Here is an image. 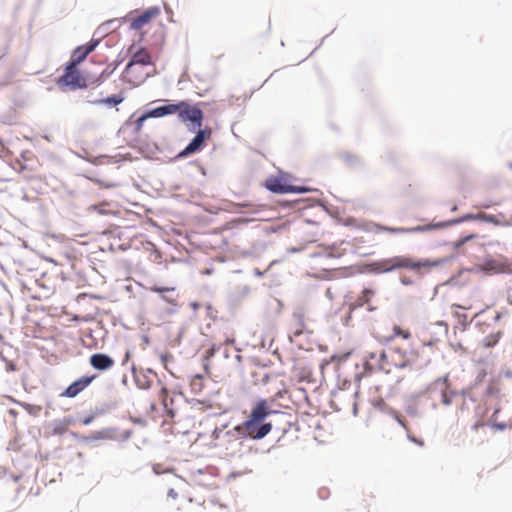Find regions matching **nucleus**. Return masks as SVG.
<instances>
[{
    "instance_id": "1",
    "label": "nucleus",
    "mask_w": 512,
    "mask_h": 512,
    "mask_svg": "<svg viewBox=\"0 0 512 512\" xmlns=\"http://www.w3.org/2000/svg\"><path fill=\"white\" fill-rule=\"evenodd\" d=\"M278 414L274 410L268 399H259L253 403L247 418L240 424L228 428V425H222L215 428V436L241 435L251 439H262L272 430V423L268 421L271 415Z\"/></svg>"
},
{
    "instance_id": "2",
    "label": "nucleus",
    "mask_w": 512,
    "mask_h": 512,
    "mask_svg": "<svg viewBox=\"0 0 512 512\" xmlns=\"http://www.w3.org/2000/svg\"><path fill=\"white\" fill-rule=\"evenodd\" d=\"M443 263L442 260H414L411 257L398 255L374 261L370 264L371 271L375 273H388L397 269H411L414 271L430 270Z\"/></svg>"
},
{
    "instance_id": "3",
    "label": "nucleus",
    "mask_w": 512,
    "mask_h": 512,
    "mask_svg": "<svg viewBox=\"0 0 512 512\" xmlns=\"http://www.w3.org/2000/svg\"><path fill=\"white\" fill-rule=\"evenodd\" d=\"M389 372L392 368H405L414 365L419 358V351L412 343H402L386 350Z\"/></svg>"
},
{
    "instance_id": "4",
    "label": "nucleus",
    "mask_w": 512,
    "mask_h": 512,
    "mask_svg": "<svg viewBox=\"0 0 512 512\" xmlns=\"http://www.w3.org/2000/svg\"><path fill=\"white\" fill-rule=\"evenodd\" d=\"M62 90H77L87 87V80L77 68L75 63L69 62L63 71V74L56 81Z\"/></svg>"
},
{
    "instance_id": "5",
    "label": "nucleus",
    "mask_w": 512,
    "mask_h": 512,
    "mask_svg": "<svg viewBox=\"0 0 512 512\" xmlns=\"http://www.w3.org/2000/svg\"><path fill=\"white\" fill-rule=\"evenodd\" d=\"M264 187L276 194L303 193L307 191L304 187L290 184L287 175L268 177L264 183Z\"/></svg>"
},
{
    "instance_id": "6",
    "label": "nucleus",
    "mask_w": 512,
    "mask_h": 512,
    "mask_svg": "<svg viewBox=\"0 0 512 512\" xmlns=\"http://www.w3.org/2000/svg\"><path fill=\"white\" fill-rule=\"evenodd\" d=\"M180 110H177L178 117L183 122H191L194 127L200 128L203 122V112L196 105H190L186 101L178 103Z\"/></svg>"
},
{
    "instance_id": "7",
    "label": "nucleus",
    "mask_w": 512,
    "mask_h": 512,
    "mask_svg": "<svg viewBox=\"0 0 512 512\" xmlns=\"http://www.w3.org/2000/svg\"><path fill=\"white\" fill-rule=\"evenodd\" d=\"M364 366L365 370L368 372L381 370L385 371L386 373H389L386 351L378 350L367 353L364 356Z\"/></svg>"
},
{
    "instance_id": "8",
    "label": "nucleus",
    "mask_w": 512,
    "mask_h": 512,
    "mask_svg": "<svg viewBox=\"0 0 512 512\" xmlns=\"http://www.w3.org/2000/svg\"><path fill=\"white\" fill-rule=\"evenodd\" d=\"M241 438H246V437L241 436V435H233V436L226 435V436H221L219 438H216L215 429L213 430V432L211 434L213 447L224 450L227 455L235 454L237 447L239 446L238 441Z\"/></svg>"
},
{
    "instance_id": "9",
    "label": "nucleus",
    "mask_w": 512,
    "mask_h": 512,
    "mask_svg": "<svg viewBox=\"0 0 512 512\" xmlns=\"http://www.w3.org/2000/svg\"><path fill=\"white\" fill-rule=\"evenodd\" d=\"M212 135V131L210 128H205L202 130H199L196 134V136L191 140V142L187 145V147L180 153L179 156L185 157L190 154H193L197 151H199L203 145L204 141L206 139H209Z\"/></svg>"
},
{
    "instance_id": "10",
    "label": "nucleus",
    "mask_w": 512,
    "mask_h": 512,
    "mask_svg": "<svg viewBox=\"0 0 512 512\" xmlns=\"http://www.w3.org/2000/svg\"><path fill=\"white\" fill-rule=\"evenodd\" d=\"M95 376H82L71 383L61 394V397L74 398L85 390L94 380Z\"/></svg>"
},
{
    "instance_id": "11",
    "label": "nucleus",
    "mask_w": 512,
    "mask_h": 512,
    "mask_svg": "<svg viewBox=\"0 0 512 512\" xmlns=\"http://www.w3.org/2000/svg\"><path fill=\"white\" fill-rule=\"evenodd\" d=\"M160 15V9L158 7H151L141 14L135 16L131 20V28L134 30H140L147 24H149L153 19L157 18Z\"/></svg>"
},
{
    "instance_id": "12",
    "label": "nucleus",
    "mask_w": 512,
    "mask_h": 512,
    "mask_svg": "<svg viewBox=\"0 0 512 512\" xmlns=\"http://www.w3.org/2000/svg\"><path fill=\"white\" fill-rule=\"evenodd\" d=\"M151 64V56L145 49H140L133 54L131 61L126 67V74L131 75L134 73L137 65H149Z\"/></svg>"
},
{
    "instance_id": "13",
    "label": "nucleus",
    "mask_w": 512,
    "mask_h": 512,
    "mask_svg": "<svg viewBox=\"0 0 512 512\" xmlns=\"http://www.w3.org/2000/svg\"><path fill=\"white\" fill-rule=\"evenodd\" d=\"M99 40H91L86 45L78 46L72 53L71 60L69 62L78 65L81 63L92 51L95 50Z\"/></svg>"
},
{
    "instance_id": "14",
    "label": "nucleus",
    "mask_w": 512,
    "mask_h": 512,
    "mask_svg": "<svg viewBox=\"0 0 512 512\" xmlns=\"http://www.w3.org/2000/svg\"><path fill=\"white\" fill-rule=\"evenodd\" d=\"M90 365L101 371L109 370L114 365V360L103 353H96L90 356L89 359Z\"/></svg>"
},
{
    "instance_id": "15",
    "label": "nucleus",
    "mask_w": 512,
    "mask_h": 512,
    "mask_svg": "<svg viewBox=\"0 0 512 512\" xmlns=\"http://www.w3.org/2000/svg\"><path fill=\"white\" fill-rule=\"evenodd\" d=\"M305 329V316L302 312L294 313L289 321V332L292 336H300Z\"/></svg>"
},
{
    "instance_id": "16",
    "label": "nucleus",
    "mask_w": 512,
    "mask_h": 512,
    "mask_svg": "<svg viewBox=\"0 0 512 512\" xmlns=\"http://www.w3.org/2000/svg\"><path fill=\"white\" fill-rule=\"evenodd\" d=\"M483 268L487 271H493L496 273L505 272L508 270V263L506 259H487L483 263Z\"/></svg>"
},
{
    "instance_id": "17",
    "label": "nucleus",
    "mask_w": 512,
    "mask_h": 512,
    "mask_svg": "<svg viewBox=\"0 0 512 512\" xmlns=\"http://www.w3.org/2000/svg\"><path fill=\"white\" fill-rule=\"evenodd\" d=\"M377 231H384L391 234H405V233H413L418 231H424L425 228L418 226L413 228H404V227H387L382 225H376Z\"/></svg>"
},
{
    "instance_id": "18",
    "label": "nucleus",
    "mask_w": 512,
    "mask_h": 512,
    "mask_svg": "<svg viewBox=\"0 0 512 512\" xmlns=\"http://www.w3.org/2000/svg\"><path fill=\"white\" fill-rule=\"evenodd\" d=\"M471 308H472V305L461 306L458 304H453L451 306V309L453 310L452 315L454 316V318L456 319V321L459 325L466 326L468 324L467 314L460 310H466V309H471Z\"/></svg>"
},
{
    "instance_id": "19",
    "label": "nucleus",
    "mask_w": 512,
    "mask_h": 512,
    "mask_svg": "<svg viewBox=\"0 0 512 512\" xmlns=\"http://www.w3.org/2000/svg\"><path fill=\"white\" fill-rule=\"evenodd\" d=\"M177 110H180V107L178 106V103H176V104H167V105L160 106V107H157V108L153 109L150 112V115L152 117H163L165 115L175 114V113H177Z\"/></svg>"
},
{
    "instance_id": "20",
    "label": "nucleus",
    "mask_w": 512,
    "mask_h": 512,
    "mask_svg": "<svg viewBox=\"0 0 512 512\" xmlns=\"http://www.w3.org/2000/svg\"><path fill=\"white\" fill-rule=\"evenodd\" d=\"M204 386V377L202 375L196 374L191 378L190 388L194 394L202 392Z\"/></svg>"
},
{
    "instance_id": "21",
    "label": "nucleus",
    "mask_w": 512,
    "mask_h": 512,
    "mask_svg": "<svg viewBox=\"0 0 512 512\" xmlns=\"http://www.w3.org/2000/svg\"><path fill=\"white\" fill-rule=\"evenodd\" d=\"M394 337H401L402 339L406 340V343H412L411 342V332L408 329H404L398 325H394L392 328V336Z\"/></svg>"
},
{
    "instance_id": "22",
    "label": "nucleus",
    "mask_w": 512,
    "mask_h": 512,
    "mask_svg": "<svg viewBox=\"0 0 512 512\" xmlns=\"http://www.w3.org/2000/svg\"><path fill=\"white\" fill-rule=\"evenodd\" d=\"M135 383L141 389H148L151 386V379L143 372L134 374Z\"/></svg>"
},
{
    "instance_id": "23",
    "label": "nucleus",
    "mask_w": 512,
    "mask_h": 512,
    "mask_svg": "<svg viewBox=\"0 0 512 512\" xmlns=\"http://www.w3.org/2000/svg\"><path fill=\"white\" fill-rule=\"evenodd\" d=\"M124 98L120 95H113L104 99L95 100L92 103L93 104H106L110 107H114L118 104H120Z\"/></svg>"
},
{
    "instance_id": "24",
    "label": "nucleus",
    "mask_w": 512,
    "mask_h": 512,
    "mask_svg": "<svg viewBox=\"0 0 512 512\" xmlns=\"http://www.w3.org/2000/svg\"><path fill=\"white\" fill-rule=\"evenodd\" d=\"M375 291L372 289H364L361 293V295L358 297V304L359 305H369L371 298L374 296Z\"/></svg>"
},
{
    "instance_id": "25",
    "label": "nucleus",
    "mask_w": 512,
    "mask_h": 512,
    "mask_svg": "<svg viewBox=\"0 0 512 512\" xmlns=\"http://www.w3.org/2000/svg\"><path fill=\"white\" fill-rule=\"evenodd\" d=\"M498 340H499V333L490 334L483 339V341L481 342V345L484 348H491L497 344Z\"/></svg>"
},
{
    "instance_id": "26",
    "label": "nucleus",
    "mask_w": 512,
    "mask_h": 512,
    "mask_svg": "<svg viewBox=\"0 0 512 512\" xmlns=\"http://www.w3.org/2000/svg\"><path fill=\"white\" fill-rule=\"evenodd\" d=\"M90 209L98 212L99 214H103V215H108V214L112 213V210L110 209V204L107 202H103L98 205H92L90 207Z\"/></svg>"
},
{
    "instance_id": "27",
    "label": "nucleus",
    "mask_w": 512,
    "mask_h": 512,
    "mask_svg": "<svg viewBox=\"0 0 512 512\" xmlns=\"http://www.w3.org/2000/svg\"><path fill=\"white\" fill-rule=\"evenodd\" d=\"M499 385H500V377H498L496 379H492L491 383L487 387V390H486L487 394H489V395L497 394L500 390Z\"/></svg>"
},
{
    "instance_id": "28",
    "label": "nucleus",
    "mask_w": 512,
    "mask_h": 512,
    "mask_svg": "<svg viewBox=\"0 0 512 512\" xmlns=\"http://www.w3.org/2000/svg\"><path fill=\"white\" fill-rule=\"evenodd\" d=\"M477 238V235L470 234L467 236H464L462 238H459L457 241L454 242V247L456 249H461L462 246H464L468 241Z\"/></svg>"
},
{
    "instance_id": "29",
    "label": "nucleus",
    "mask_w": 512,
    "mask_h": 512,
    "mask_svg": "<svg viewBox=\"0 0 512 512\" xmlns=\"http://www.w3.org/2000/svg\"><path fill=\"white\" fill-rule=\"evenodd\" d=\"M435 327L439 329V334L441 337H445L448 334V325L444 322H437Z\"/></svg>"
},
{
    "instance_id": "30",
    "label": "nucleus",
    "mask_w": 512,
    "mask_h": 512,
    "mask_svg": "<svg viewBox=\"0 0 512 512\" xmlns=\"http://www.w3.org/2000/svg\"><path fill=\"white\" fill-rule=\"evenodd\" d=\"M172 358H173V357H172V355H171V354H168V353H165V354H161V355H160L161 363L163 364V366H164V368H165L166 370H169L167 365H168V362H169L170 360H172Z\"/></svg>"
},
{
    "instance_id": "31",
    "label": "nucleus",
    "mask_w": 512,
    "mask_h": 512,
    "mask_svg": "<svg viewBox=\"0 0 512 512\" xmlns=\"http://www.w3.org/2000/svg\"><path fill=\"white\" fill-rule=\"evenodd\" d=\"M167 389L165 387H162L160 390L159 398L162 400V403L165 407H167L166 397H167Z\"/></svg>"
},
{
    "instance_id": "32",
    "label": "nucleus",
    "mask_w": 512,
    "mask_h": 512,
    "mask_svg": "<svg viewBox=\"0 0 512 512\" xmlns=\"http://www.w3.org/2000/svg\"><path fill=\"white\" fill-rule=\"evenodd\" d=\"M151 290L154 292H157V293H162V292H166V291H172V290H174V288L154 286L151 288Z\"/></svg>"
},
{
    "instance_id": "33",
    "label": "nucleus",
    "mask_w": 512,
    "mask_h": 512,
    "mask_svg": "<svg viewBox=\"0 0 512 512\" xmlns=\"http://www.w3.org/2000/svg\"><path fill=\"white\" fill-rule=\"evenodd\" d=\"M286 393H287V390H285V389H284V390H281V391H278V392L276 393V395H275V398H273V399L269 400V401H270V403H271L272 401H274L276 398H281V397H283V395H284V394H286Z\"/></svg>"
},
{
    "instance_id": "34",
    "label": "nucleus",
    "mask_w": 512,
    "mask_h": 512,
    "mask_svg": "<svg viewBox=\"0 0 512 512\" xmlns=\"http://www.w3.org/2000/svg\"><path fill=\"white\" fill-rule=\"evenodd\" d=\"M442 402L445 405H449L450 404V399L448 398V396H447L445 391H442Z\"/></svg>"
},
{
    "instance_id": "35",
    "label": "nucleus",
    "mask_w": 512,
    "mask_h": 512,
    "mask_svg": "<svg viewBox=\"0 0 512 512\" xmlns=\"http://www.w3.org/2000/svg\"><path fill=\"white\" fill-rule=\"evenodd\" d=\"M111 73H112V71H108V69H105V70L102 72V74H101L100 78H99V79H97V82H100V81H101V78H102L103 76H106V77H107V76H109Z\"/></svg>"
},
{
    "instance_id": "36",
    "label": "nucleus",
    "mask_w": 512,
    "mask_h": 512,
    "mask_svg": "<svg viewBox=\"0 0 512 512\" xmlns=\"http://www.w3.org/2000/svg\"><path fill=\"white\" fill-rule=\"evenodd\" d=\"M439 341H440V338H436L434 340H429L428 342H424V345H435Z\"/></svg>"
},
{
    "instance_id": "37",
    "label": "nucleus",
    "mask_w": 512,
    "mask_h": 512,
    "mask_svg": "<svg viewBox=\"0 0 512 512\" xmlns=\"http://www.w3.org/2000/svg\"><path fill=\"white\" fill-rule=\"evenodd\" d=\"M64 430H65V427H62V428H58V427H56V428L54 429V432H55V433H62Z\"/></svg>"
},
{
    "instance_id": "38",
    "label": "nucleus",
    "mask_w": 512,
    "mask_h": 512,
    "mask_svg": "<svg viewBox=\"0 0 512 512\" xmlns=\"http://www.w3.org/2000/svg\"><path fill=\"white\" fill-rule=\"evenodd\" d=\"M169 496H170L171 498L175 499V498L177 497V494H176V493H174V491H173V490H170V491H169Z\"/></svg>"
},
{
    "instance_id": "39",
    "label": "nucleus",
    "mask_w": 512,
    "mask_h": 512,
    "mask_svg": "<svg viewBox=\"0 0 512 512\" xmlns=\"http://www.w3.org/2000/svg\"><path fill=\"white\" fill-rule=\"evenodd\" d=\"M501 317V314L499 312H495V315H494V320L495 321H498Z\"/></svg>"
},
{
    "instance_id": "40",
    "label": "nucleus",
    "mask_w": 512,
    "mask_h": 512,
    "mask_svg": "<svg viewBox=\"0 0 512 512\" xmlns=\"http://www.w3.org/2000/svg\"><path fill=\"white\" fill-rule=\"evenodd\" d=\"M475 218H476V216H474V215H467L464 217L465 220L466 219H475Z\"/></svg>"
},
{
    "instance_id": "41",
    "label": "nucleus",
    "mask_w": 512,
    "mask_h": 512,
    "mask_svg": "<svg viewBox=\"0 0 512 512\" xmlns=\"http://www.w3.org/2000/svg\"><path fill=\"white\" fill-rule=\"evenodd\" d=\"M484 312H485L484 310H482V311L478 312V313L475 315V317L477 318V317L481 316Z\"/></svg>"
},
{
    "instance_id": "42",
    "label": "nucleus",
    "mask_w": 512,
    "mask_h": 512,
    "mask_svg": "<svg viewBox=\"0 0 512 512\" xmlns=\"http://www.w3.org/2000/svg\"><path fill=\"white\" fill-rule=\"evenodd\" d=\"M129 358V352L126 353V356H125V361H127Z\"/></svg>"
},
{
    "instance_id": "43",
    "label": "nucleus",
    "mask_w": 512,
    "mask_h": 512,
    "mask_svg": "<svg viewBox=\"0 0 512 512\" xmlns=\"http://www.w3.org/2000/svg\"><path fill=\"white\" fill-rule=\"evenodd\" d=\"M500 429H504L505 428V425H499L498 426Z\"/></svg>"
},
{
    "instance_id": "44",
    "label": "nucleus",
    "mask_w": 512,
    "mask_h": 512,
    "mask_svg": "<svg viewBox=\"0 0 512 512\" xmlns=\"http://www.w3.org/2000/svg\"><path fill=\"white\" fill-rule=\"evenodd\" d=\"M68 424H70V421H67V424H65V428L68 427Z\"/></svg>"
},
{
    "instance_id": "45",
    "label": "nucleus",
    "mask_w": 512,
    "mask_h": 512,
    "mask_svg": "<svg viewBox=\"0 0 512 512\" xmlns=\"http://www.w3.org/2000/svg\"><path fill=\"white\" fill-rule=\"evenodd\" d=\"M68 424H70V421H67V424H65V428L68 427Z\"/></svg>"
}]
</instances>
